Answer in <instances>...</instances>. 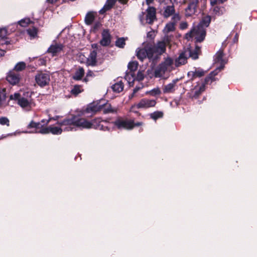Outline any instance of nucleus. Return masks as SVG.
Here are the masks:
<instances>
[{"mask_svg":"<svg viewBox=\"0 0 257 257\" xmlns=\"http://www.w3.org/2000/svg\"><path fill=\"white\" fill-rule=\"evenodd\" d=\"M166 45L165 42H159L156 45L150 42H144L141 47L136 50V56L141 61L146 58L155 61L158 57L166 50Z\"/></svg>","mask_w":257,"mask_h":257,"instance_id":"nucleus-1","label":"nucleus"},{"mask_svg":"<svg viewBox=\"0 0 257 257\" xmlns=\"http://www.w3.org/2000/svg\"><path fill=\"white\" fill-rule=\"evenodd\" d=\"M58 123L62 125H71L72 124L77 126L82 127L85 128L92 127V123L84 118H78L76 116H73L71 118L65 119Z\"/></svg>","mask_w":257,"mask_h":257,"instance_id":"nucleus-2","label":"nucleus"},{"mask_svg":"<svg viewBox=\"0 0 257 257\" xmlns=\"http://www.w3.org/2000/svg\"><path fill=\"white\" fill-rule=\"evenodd\" d=\"M174 61L170 58H166L156 69L155 76L157 77H162L166 72H170L173 69Z\"/></svg>","mask_w":257,"mask_h":257,"instance_id":"nucleus-3","label":"nucleus"},{"mask_svg":"<svg viewBox=\"0 0 257 257\" xmlns=\"http://www.w3.org/2000/svg\"><path fill=\"white\" fill-rule=\"evenodd\" d=\"M206 31L204 28L197 26L187 33L185 37L188 40L194 37L197 42H201L204 39Z\"/></svg>","mask_w":257,"mask_h":257,"instance_id":"nucleus-4","label":"nucleus"},{"mask_svg":"<svg viewBox=\"0 0 257 257\" xmlns=\"http://www.w3.org/2000/svg\"><path fill=\"white\" fill-rule=\"evenodd\" d=\"M223 52L222 50H219L215 56V61L216 62L220 63L221 67L218 69H216L214 71L212 72L205 79L206 84H208L209 81L212 82L215 80L214 76L217 74L218 71L222 69L223 68V65L225 63L223 59Z\"/></svg>","mask_w":257,"mask_h":257,"instance_id":"nucleus-5","label":"nucleus"},{"mask_svg":"<svg viewBox=\"0 0 257 257\" xmlns=\"http://www.w3.org/2000/svg\"><path fill=\"white\" fill-rule=\"evenodd\" d=\"M10 98L11 100H17L18 104L26 110H30L32 107L33 103L31 99L21 96L18 93L11 95Z\"/></svg>","mask_w":257,"mask_h":257,"instance_id":"nucleus-6","label":"nucleus"},{"mask_svg":"<svg viewBox=\"0 0 257 257\" xmlns=\"http://www.w3.org/2000/svg\"><path fill=\"white\" fill-rule=\"evenodd\" d=\"M163 16L165 18H168L172 16V20L174 22H178L181 18L179 14L175 13V9L173 5L167 6L164 8Z\"/></svg>","mask_w":257,"mask_h":257,"instance_id":"nucleus-7","label":"nucleus"},{"mask_svg":"<svg viewBox=\"0 0 257 257\" xmlns=\"http://www.w3.org/2000/svg\"><path fill=\"white\" fill-rule=\"evenodd\" d=\"M35 81L40 87L48 85L50 81L49 74L43 72H39L35 76Z\"/></svg>","mask_w":257,"mask_h":257,"instance_id":"nucleus-8","label":"nucleus"},{"mask_svg":"<svg viewBox=\"0 0 257 257\" xmlns=\"http://www.w3.org/2000/svg\"><path fill=\"white\" fill-rule=\"evenodd\" d=\"M118 128L131 130L135 127L134 121L132 120L118 119L114 122Z\"/></svg>","mask_w":257,"mask_h":257,"instance_id":"nucleus-9","label":"nucleus"},{"mask_svg":"<svg viewBox=\"0 0 257 257\" xmlns=\"http://www.w3.org/2000/svg\"><path fill=\"white\" fill-rule=\"evenodd\" d=\"M156 102L155 100L148 99H142L138 103L132 107L133 109L134 107L138 108H146L150 107H153L156 105Z\"/></svg>","mask_w":257,"mask_h":257,"instance_id":"nucleus-10","label":"nucleus"},{"mask_svg":"<svg viewBox=\"0 0 257 257\" xmlns=\"http://www.w3.org/2000/svg\"><path fill=\"white\" fill-rule=\"evenodd\" d=\"M49 122V120H42L41 122H36L32 121L29 124V128H35L36 129V133H39L42 134L41 131L44 128H47V127H45L44 125H47Z\"/></svg>","mask_w":257,"mask_h":257,"instance_id":"nucleus-11","label":"nucleus"},{"mask_svg":"<svg viewBox=\"0 0 257 257\" xmlns=\"http://www.w3.org/2000/svg\"><path fill=\"white\" fill-rule=\"evenodd\" d=\"M156 20V10L153 7H149L147 10L146 21L149 24L153 23Z\"/></svg>","mask_w":257,"mask_h":257,"instance_id":"nucleus-12","label":"nucleus"},{"mask_svg":"<svg viewBox=\"0 0 257 257\" xmlns=\"http://www.w3.org/2000/svg\"><path fill=\"white\" fill-rule=\"evenodd\" d=\"M189 53L186 51L185 50L181 53L179 56L175 60V65L176 67H179L187 63L188 58L189 57Z\"/></svg>","mask_w":257,"mask_h":257,"instance_id":"nucleus-13","label":"nucleus"},{"mask_svg":"<svg viewBox=\"0 0 257 257\" xmlns=\"http://www.w3.org/2000/svg\"><path fill=\"white\" fill-rule=\"evenodd\" d=\"M20 79V76L18 72L14 71H11L9 72L7 76V81L12 84H16L18 83Z\"/></svg>","mask_w":257,"mask_h":257,"instance_id":"nucleus-14","label":"nucleus"},{"mask_svg":"<svg viewBox=\"0 0 257 257\" xmlns=\"http://www.w3.org/2000/svg\"><path fill=\"white\" fill-rule=\"evenodd\" d=\"M111 42V37L107 30H104L102 33V39L100 41V44L103 46H107Z\"/></svg>","mask_w":257,"mask_h":257,"instance_id":"nucleus-15","label":"nucleus"},{"mask_svg":"<svg viewBox=\"0 0 257 257\" xmlns=\"http://www.w3.org/2000/svg\"><path fill=\"white\" fill-rule=\"evenodd\" d=\"M63 47L62 44L56 43L49 47L48 52L54 56L60 53L63 50Z\"/></svg>","mask_w":257,"mask_h":257,"instance_id":"nucleus-16","label":"nucleus"},{"mask_svg":"<svg viewBox=\"0 0 257 257\" xmlns=\"http://www.w3.org/2000/svg\"><path fill=\"white\" fill-rule=\"evenodd\" d=\"M206 71L203 69L198 68H194L193 70L188 72V76L191 77L192 78L196 77H201L205 75Z\"/></svg>","mask_w":257,"mask_h":257,"instance_id":"nucleus-17","label":"nucleus"},{"mask_svg":"<svg viewBox=\"0 0 257 257\" xmlns=\"http://www.w3.org/2000/svg\"><path fill=\"white\" fill-rule=\"evenodd\" d=\"M177 80H174L169 84L164 85L163 87V91L164 93H170L173 92L176 87Z\"/></svg>","mask_w":257,"mask_h":257,"instance_id":"nucleus-18","label":"nucleus"},{"mask_svg":"<svg viewBox=\"0 0 257 257\" xmlns=\"http://www.w3.org/2000/svg\"><path fill=\"white\" fill-rule=\"evenodd\" d=\"M62 132V130L57 126H50L47 127V128H44L41 131L43 134H48L51 133L54 135L61 134Z\"/></svg>","mask_w":257,"mask_h":257,"instance_id":"nucleus-19","label":"nucleus"},{"mask_svg":"<svg viewBox=\"0 0 257 257\" xmlns=\"http://www.w3.org/2000/svg\"><path fill=\"white\" fill-rule=\"evenodd\" d=\"M205 90V84H202L196 86L191 91L192 97L197 98L198 96Z\"/></svg>","mask_w":257,"mask_h":257,"instance_id":"nucleus-20","label":"nucleus"},{"mask_svg":"<svg viewBox=\"0 0 257 257\" xmlns=\"http://www.w3.org/2000/svg\"><path fill=\"white\" fill-rule=\"evenodd\" d=\"M117 0H107L105 5L99 11L100 14H104L106 11L110 10L113 6L114 5Z\"/></svg>","mask_w":257,"mask_h":257,"instance_id":"nucleus-21","label":"nucleus"},{"mask_svg":"<svg viewBox=\"0 0 257 257\" xmlns=\"http://www.w3.org/2000/svg\"><path fill=\"white\" fill-rule=\"evenodd\" d=\"M97 53L95 50L92 51L87 58L86 64L87 65L95 66L96 64Z\"/></svg>","mask_w":257,"mask_h":257,"instance_id":"nucleus-22","label":"nucleus"},{"mask_svg":"<svg viewBox=\"0 0 257 257\" xmlns=\"http://www.w3.org/2000/svg\"><path fill=\"white\" fill-rule=\"evenodd\" d=\"M186 51L188 52L189 54V57H191L193 59H196L198 58V55L200 53V47L196 46L194 50H192L190 48H187L185 50Z\"/></svg>","mask_w":257,"mask_h":257,"instance_id":"nucleus-23","label":"nucleus"},{"mask_svg":"<svg viewBox=\"0 0 257 257\" xmlns=\"http://www.w3.org/2000/svg\"><path fill=\"white\" fill-rule=\"evenodd\" d=\"M198 6L188 5L187 8L185 9V15L190 17L194 15L196 12Z\"/></svg>","mask_w":257,"mask_h":257,"instance_id":"nucleus-24","label":"nucleus"},{"mask_svg":"<svg viewBox=\"0 0 257 257\" xmlns=\"http://www.w3.org/2000/svg\"><path fill=\"white\" fill-rule=\"evenodd\" d=\"M176 22H170L168 23L163 30V33L165 34H168L169 33L173 32L175 30V23Z\"/></svg>","mask_w":257,"mask_h":257,"instance_id":"nucleus-25","label":"nucleus"},{"mask_svg":"<svg viewBox=\"0 0 257 257\" xmlns=\"http://www.w3.org/2000/svg\"><path fill=\"white\" fill-rule=\"evenodd\" d=\"M101 109H103V111L104 113H114L116 112V109L112 108L111 105L109 103H106L104 105H101Z\"/></svg>","mask_w":257,"mask_h":257,"instance_id":"nucleus-26","label":"nucleus"},{"mask_svg":"<svg viewBox=\"0 0 257 257\" xmlns=\"http://www.w3.org/2000/svg\"><path fill=\"white\" fill-rule=\"evenodd\" d=\"M101 109V105H95L92 104L90 105L86 109V112L87 113H96Z\"/></svg>","mask_w":257,"mask_h":257,"instance_id":"nucleus-27","label":"nucleus"},{"mask_svg":"<svg viewBox=\"0 0 257 257\" xmlns=\"http://www.w3.org/2000/svg\"><path fill=\"white\" fill-rule=\"evenodd\" d=\"M211 21V17L209 16H204L201 21L200 22L199 25L197 26L201 27L202 28L207 27L210 23Z\"/></svg>","mask_w":257,"mask_h":257,"instance_id":"nucleus-28","label":"nucleus"},{"mask_svg":"<svg viewBox=\"0 0 257 257\" xmlns=\"http://www.w3.org/2000/svg\"><path fill=\"white\" fill-rule=\"evenodd\" d=\"M84 74V70L83 68H79L73 76V78L76 80L81 79Z\"/></svg>","mask_w":257,"mask_h":257,"instance_id":"nucleus-29","label":"nucleus"},{"mask_svg":"<svg viewBox=\"0 0 257 257\" xmlns=\"http://www.w3.org/2000/svg\"><path fill=\"white\" fill-rule=\"evenodd\" d=\"M111 87L113 91L119 93L123 89V84L121 81H119L113 84Z\"/></svg>","mask_w":257,"mask_h":257,"instance_id":"nucleus-30","label":"nucleus"},{"mask_svg":"<svg viewBox=\"0 0 257 257\" xmlns=\"http://www.w3.org/2000/svg\"><path fill=\"white\" fill-rule=\"evenodd\" d=\"M94 18H95V16L93 13H92V12L88 13L86 15V16L85 17V21L86 24L87 25L91 24L94 20Z\"/></svg>","mask_w":257,"mask_h":257,"instance_id":"nucleus-31","label":"nucleus"},{"mask_svg":"<svg viewBox=\"0 0 257 257\" xmlns=\"http://www.w3.org/2000/svg\"><path fill=\"white\" fill-rule=\"evenodd\" d=\"M214 7L213 8V11L214 14L218 16H220L222 15L224 11V8L223 7H219L216 6H214Z\"/></svg>","mask_w":257,"mask_h":257,"instance_id":"nucleus-32","label":"nucleus"},{"mask_svg":"<svg viewBox=\"0 0 257 257\" xmlns=\"http://www.w3.org/2000/svg\"><path fill=\"white\" fill-rule=\"evenodd\" d=\"M83 91V90L82 89V87L80 85H75L73 89L71 90V92L72 94L77 95Z\"/></svg>","mask_w":257,"mask_h":257,"instance_id":"nucleus-33","label":"nucleus"},{"mask_svg":"<svg viewBox=\"0 0 257 257\" xmlns=\"http://www.w3.org/2000/svg\"><path fill=\"white\" fill-rule=\"evenodd\" d=\"M138 67V63L137 61L130 62L128 64V68L131 71H135Z\"/></svg>","mask_w":257,"mask_h":257,"instance_id":"nucleus-34","label":"nucleus"},{"mask_svg":"<svg viewBox=\"0 0 257 257\" xmlns=\"http://www.w3.org/2000/svg\"><path fill=\"white\" fill-rule=\"evenodd\" d=\"M25 68H26L25 63H24L23 62H20L16 65L14 70L16 71H22V70L25 69Z\"/></svg>","mask_w":257,"mask_h":257,"instance_id":"nucleus-35","label":"nucleus"},{"mask_svg":"<svg viewBox=\"0 0 257 257\" xmlns=\"http://www.w3.org/2000/svg\"><path fill=\"white\" fill-rule=\"evenodd\" d=\"M28 34L30 35L32 38H35L37 35V29L35 27H33L32 28H29L27 30Z\"/></svg>","mask_w":257,"mask_h":257,"instance_id":"nucleus-36","label":"nucleus"},{"mask_svg":"<svg viewBox=\"0 0 257 257\" xmlns=\"http://www.w3.org/2000/svg\"><path fill=\"white\" fill-rule=\"evenodd\" d=\"M125 41L124 38H118L115 42V45L117 47L122 48L125 44Z\"/></svg>","mask_w":257,"mask_h":257,"instance_id":"nucleus-37","label":"nucleus"},{"mask_svg":"<svg viewBox=\"0 0 257 257\" xmlns=\"http://www.w3.org/2000/svg\"><path fill=\"white\" fill-rule=\"evenodd\" d=\"M32 23V22L29 18H25L23 20H21L19 22V24L22 27H27L29 24Z\"/></svg>","mask_w":257,"mask_h":257,"instance_id":"nucleus-38","label":"nucleus"},{"mask_svg":"<svg viewBox=\"0 0 257 257\" xmlns=\"http://www.w3.org/2000/svg\"><path fill=\"white\" fill-rule=\"evenodd\" d=\"M6 98V89L0 90V106L3 105Z\"/></svg>","mask_w":257,"mask_h":257,"instance_id":"nucleus-39","label":"nucleus"},{"mask_svg":"<svg viewBox=\"0 0 257 257\" xmlns=\"http://www.w3.org/2000/svg\"><path fill=\"white\" fill-rule=\"evenodd\" d=\"M163 113L161 111H156L151 114V117L154 120L162 117Z\"/></svg>","mask_w":257,"mask_h":257,"instance_id":"nucleus-40","label":"nucleus"},{"mask_svg":"<svg viewBox=\"0 0 257 257\" xmlns=\"http://www.w3.org/2000/svg\"><path fill=\"white\" fill-rule=\"evenodd\" d=\"M184 3L188 5L198 6L199 0H184Z\"/></svg>","mask_w":257,"mask_h":257,"instance_id":"nucleus-41","label":"nucleus"},{"mask_svg":"<svg viewBox=\"0 0 257 257\" xmlns=\"http://www.w3.org/2000/svg\"><path fill=\"white\" fill-rule=\"evenodd\" d=\"M0 123L2 125H6L7 126H9L10 121L7 117H2L0 118Z\"/></svg>","mask_w":257,"mask_h":257,"instance_id":"nucleus-42","label":"nucleus"},{"mask_svg":"<svg viewBox=\"0 0 257 257\" xmlns=\"http://www.w3.org/2000/svg\"><path fill=\"white\" fill-rule=\"evenodd\" d=\"M150 94L153 96H155L156 95H159L161 93V90L159 88H155L149 92H148Z\"/></svg>","mask_w":257,"mask_h":257,"instance_id":"nucleus-43","label":"nucleus"},{"mask_svg":"<svg viewBox=\"0 0 257 257\" xmlns=\"http://www.w3.org/2000/svg\"><path fill=\"white\" fill-rule=\"evenodd\" d=\"M8 35L7 30L6 28L0 29V37L4 38L6 37Z\"/></svg>","mask_w":257,"mask_h":257,"instance_id":"nucleus-44","label":"nucleus"},{"mask_svg":"<svg viewBox=\"0 0 257 257\" xmlns=\"http://www.w3.org/2000/svg\"><path fill=\"white\" fill-rule=\"evenodd\" d=\"M171 40V37L170 36H169L168 34L165 35V36L164 38L163 42H165L166 43V45H169L170 43V42Z\"/></svg>","mask_w":257,"mask_h":257,"instance_id":"nucleus-45","label":"nucleus"},{"mask_svg":"<svg viewBox=\"0 0 257 257\" xmlns=\"http://www.w3.org/2000/svg\"><path fill=\"white\" fill-rule=\"evenodd\" d=\"M226 1V0H210V4L212 6H213L218 4L223 3L224 2Z\"/></svg>","mask_w":257,"mask_h":257,"instance_id":"nucleus-46","label":"nucleus"},{"mask_svg":"<svg viewBox=\"0 0 257 257\" xmlns=\"http://www.w3.org/2000/svg\"><path fill=\"white\" fill-rule=\"evenodd\" d=\"M144 78V74L141 71H139L137 73L136 79L139 80L141 81Z\"/></svg>","mask_w":257,"mask_h":257,"instance_id":"nucleus-47","label":"nucleus"},{"mask_svg":"<svg viewBox=\"0 0 257 257\" xmlns=\"http://www.w3.org/2000/svg\"><path fill=\"white\" fill-rule=\"evenodd\" d=\"M188 24L186 22H182L180 24V27L181 29H185L187 28Z\"/></svg>","mask_w":257,"mask_h":257,"instance_id":"nucleus-48","label":"nucleus"},{"mask_svg":"<svg viewBox=\"0 0 257 257\" xmlns=\"http://www.w3.org/2000/svg\"><path fill=\"white\" fill-rule=\"evenodd\" d=\"M140 89V87H136L134 89V91H133V93H132V97H133L134 95H135V94Z\"/></svg>","mask_w":257,"mask_h":257,"instance_id":"nucleus-49","label":"nucleus"},{"mask_svg":"<svg viewBox=\"0 0 257 257\" xmlns=\"http://www.w3.org/2000/svg\"><path fill=\"white\" fill-rule=\"evenodd\" d=\"M118 2L122 4H125L128 0H118Z\"/></svg>","mask_w":257,"mask_h":257,"instance_id":"nucleus-50","label":"nucleus"},{"mask_svg":"<svg viewBox=\"0 0 257 257\" xmlns=\"http://www.w3.org/2000/svg\"><path fill=\"white\" fill-rule=\"evenodd\" d=\"M154 0H146V4L148 5H150L151 4L153 3Z\"/></svg>","mask_w":257,"mask_h":257,"instance_id":"nucleus-51","label":"nucleus"},{"mask_svg":"<svg viewBox=\"0 0 257 257\" xmlns=\"http://www.w3.org/2000/svg\"><path fill=\"white\" fill-rule=\"evenodd\" d=\"M5 51L0 49V57L3 56L5 55Z\"/></svg>","mask_w":257,"mask_h":257,"instance_id":"nucleus-52","label":"nucleus"},{"mask_svg":"<svg viewBox=\"0 0 257 257\" xmlns=\"http://www.w3.org/2000/svg\"><path fill=\"white\" fill-rule=\"evenodd\" d=\"M92 74H93V72L91 71H89L87 72L86 77L91 76L92 75Z\"/></svg>","mask_w":257,"mask_h":257,"instance_id":"nucleus-53","label":"nucleus"},{"mask_svg":"<svg viewBox=\"0 0 257 257\" xmlns=\"http://www.w3.org/2000/svg\"><path fill=\"white\" fill-rule=\"evenodd\" d=\"M169 1L170 2V3L173 5L175 3L177 4V0H169Z\"/></svg>","mask_w":257,"mask_h":257,"instance_id":"nucleus-54","label":"nucleus"},{"mask_svg":"<svg viewBox=\"0 0 257 257\" xmlns=\"http://www.w3.org/2000/svg\"><path fill=\"white\" fill-rule=\"evenodd\" d=\"M58 0H47V1L50 3H54L57 1Z\"/></svg>","mask_w":257,"mask_h":257,"instance_id":"nucleus-55","label":"nucleus"},{"mask_svg":"<svg viewBox=\"0 0 257 257\" xmlns=\"http://www.w3.org/2000/svg\"><path fill=\"white\" fill-rule=\"evenodd\" d=\"M142 124V122H137L136 123H134L135 126H140V125H141Z\"/></svg>","mask_w":257,"mask_h":257,"instance_id":"nucleus-56","label":"nucleus"},{"mask_svg":"<svg viewBox=\"0 0 257 257\" xmlns=\"http://www.w3.org/2000/svg\"><path fill=\"white\" fill-rule=\"evenodd\" d=\"M153 33L150 32L148 33V37H151Z\"/></svg>","mask_w":257,"mask_h":257,"instance_id":"nucleus-57","label":"nucleus"},{"mask_svg":"<svg viewBox=\"0 0 257 257\" xmlns=\"http://www.w3.org/2000/svg\"><path fill=\"white\" fill-rule=\"evenodd\" d=\"M96 46H97V44H93L92 45V47L93 48H96Z\"/></svg>","mask_w":257,"mask_h":257,"instance_id":"nucleus-58","label":"nucleus"},{"mask_svg":"<svg viewBox=\"0 0 257 257\" xmlns=\"http://www.w3.org/2000/svg\"><path fill=\"white\" fill-rule=\"evenodd\" d=\"M66 129L67 131H69V130H71V128L69 127H67Z\"/></svg>","mask_w":257,"mask_h":257,"instance_id":"nucleus-59","label":"nucleus"},{"mask_svg":"<svg viewBox=\"0 0 257 257\" xmlns=\"http://www.w3.org/2000/svg\"><path fill=\"white\" fill-rule=\"evenodd\" d=\"M99 26V24H96L95 27L97 28V27H98Z\"/></svg>","mask_w":257,"mask_h":257,"instance_id":"nucleus-60","label":"nucleus"},{"mask_svg":"<svg viewBox=\"0 0 257 257\" xmlns=\"http://www.w3.org/2000/svg\"><path fill=\"white\" fill-rule=\"evenodd\" d=\"M83 81H84L85 82H87V79L86 78H85L83 80Z\"/></svg>","mask_w":257,"mask_h":257,"instance_id":"nucleus-61","label":"nucleus"}]
</instances>
